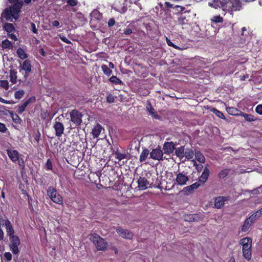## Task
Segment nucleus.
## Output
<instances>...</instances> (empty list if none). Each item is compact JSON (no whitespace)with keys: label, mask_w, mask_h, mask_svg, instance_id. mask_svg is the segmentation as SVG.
<instances>
[{"label":"nucleus","mask_w":262,"mask_h":262,"mask_svg":"<svg viewBox=\"0 0 262 262\" xmlns=\"http://www.w3.org/2000/svg\"><path fill=\"white\" fill-rule=\"evenodd\" d=\"M226 111L229 114L235 116L238 115L239 110L234 107H226Z\"/></svg>","instance_id":"nucleus-33"},{"label":"nucleus","mask_w":262,"mask_h":262,"mask_svg":"<svg viewBox=\"0 0 262 262\" xmlns=\"http://www.w3.org/2000/svg\"><path fill=\"white\" fill-rule=\"evenodd\" d=\"M4 30L8 33H12L15 31V28L12 24L6 23L4 25Z\"/></svg>","instance_id":"nucleus-26"},{"label":"nucleus","mask_w":262,"mask_h":262,"mask_svg":"<svg viewBox=\"0 0 262 262\" xmlns=\"http://www.w3.org/2000/svg\"><path fill=\"white\" fill-rule=\"evenodd\" d=\"M115 157L118 160V161H121L125 158H126L127 155L124 152V153H121V152H120L119 151H116L115 152Z\"/></svg>","instance_id":"nucleus-39"},{"label":"nucleus","mask_w":262,"mask_h":262,"mask_svg":"<svg viewBox=\"0 0 262 262\" xmlns=\"http://www.w3.org/2000/svg\"><path fill=\"white\" fill-rule=\"evenodd\" d=\"M25 107H24V106H23V104H21V105L19 106L17 110V112L19 114H21L24 112V111L25 110Z\"/></svg>","instance_id":"nucleus-57"},{"label":"nucleus","mask_w":262,"mask_h":262,"mask_svg":"<svg viewBox=\"0 0 262 262\" xmlns=\"http://www.w3.org/2000/svg\"><path fill=\"white\" fill-rule=\"evenodd\" d=\"M215 8H221L224 11L240 10L242 3L240 0H213L211 4Z\"/></svg>","instance_id":"nucleus-1"},{"label":"nucleus","mask_w":262,"mask_h":262,"mask_svg":"<svg viewBox=\"0 0 262 262\" xmlns=\"http://www.w3.org/2000/svg\"><path fill=\"white\" fill-rule=\"evenodd\" d=\"M41 134L39 131V130H37L36 132H35L34 134V140L36 141L37 143H39L40 140Z\"/></svg>","instance_id":"nucleus-48"},{"label":"nucleus","mask_w":262,"mask_h":262,"mask_svg":"<svg viewBox=\"0 0 262 262\" xmlns=\"http://www.w3.org/2000/svg\"><path fill=\"white\" fill-rule=\"evenodd\" d=\"M16 73L13 71H11L10 72V81L13 83H16Z\"/></svg>","instance_id":"nucleus-46"},{"label":"nucleus","mask_w":262,"mask_h":262,"mask_svg":"<svg viewBox=\"0 0 262 262\" xmlns=\"http://www.w3.org/2000/svg\"><path fill=\"white\" fill-rule=\"evenodd\" d=\"M4 256L7 260H10L12 258V255L10 252H6L4 254Z\"/></svg>","instance_id":"nucleus-62"},{"label":"nucleus","mask_w":262,"mask_h":262,"mask_svg":"<svg viewBox=\"0 0 262 262\" xmlns=\"http://www.w3.org/2000/svg\"><path fill=\"white\" fill-rule=\"evenodd\" d=\"M53 127L55 130V136L58 138L61 137L64 131V126L59 117L54 119Z\"/></svg>","instance_id":"nucleus-4"},{"label":"nucleus","mask_w":262,"mask_h":262,"mask_svg":"<svg viewBox=\"0 0 262 262\" xmlns=\"http://www.w3.org/2000/svg\"><path fill=\"white\" fill-rule=\"evenodd\" d=\"M67 4L71 6H75L78 4L77 0H68L67 2Z\"/></svg>","instance_id":"nucleus-53"},{"label":"nucleus","mask_w":262,"mask_h":262,"mask_svg":"<svg viewBox=\"0 0 262 262\" xmlns=\"http://www.w3.org/2000/svg\"><path fill=\"white\" fill-rule=\"evenodd\" d=\"M146 110L149 113V114L152 117V118L158 120L160 119V116L158 114L157 112L152 106V105L150 102H148L147 103L146 106Z\"/></svg>","instance_id":"nucleus-18"},{"label":"nucleus","mask_w":262,"mask_h":262,"mask_svg":"<svg viewBox=\"0 0 262 262\" xmlns=\"http://www.w3.org/2000/svg\"><path fill=\"white\" fill-rule=\"evenodd\" d=\"M209 173V169L208 168L207 166H205L202 175L199 178V182H200L202 184H204L208 179Z\"/></svg>","instance_id":"nucleus-19"},{"label":"nucleus","mask_w":262,"mask_h":262,"mask_svg":"<svg viewBox=\"0 0 262 262\" xmlns=\"http://www.w3.org/2000/svg\"><path fill=\"white\" fill-rule=\"evenodd\" d=\"M31 31L34 33L37 34V29L36 28L35 24L34 23H31Z\"/></svg>","instance_id":"nucleus-58"},{"label":"nucleus","mask_w":262,"mask_h":262,"mask_svg":"<svg viewBox=\"0 0 262 262\" xmlns=\"http://www.w3.org/2000/svg\"><path fill=\"white\" fill-rule=\"evenodd\" d=\"M212 112L216 116H217L218 117H219L220 118H221V119H225V116L223 114V113L217 110V109L215 108H213L212 110Z\"/></svg>","instance_id":"nucleus-41"},{"label":"nucleus","mask_w":262,"mask_h":262,"mask_svg":"<svg viewBox=\"0 0 262 262\" xmlns=\"http://www.w3.org/2000/svg\"><path fill=\"white\" fill-rule=\"evenodd\" d=\"M174 4H171L168 2H165V6L168 8H173Z\"/></svg>","instance_id":"nucleus-63"},{"label":"nucleus","mask_w":262,"mask_h":262,"mask_svg":"<svg viewBox=\"0 0 262 262\" xmlns=\"http://www.w3.org/2000/svg\"><path fill=\"white\" fill-rule=\"evenodd\" d=\"M89 239L93 243L98 250L103 251L105 249L107 243L98 234H91L89 235Z\"/></svg>","instance_id":"nucleus-2"},{"label":"nucleus","mask_w":262,"mask_h":262,"mask_svg":"<svg viewBox=\"0 0 262 262\" xmlns=\"http://www.w3.org/2000/svg\"><path fill=\"white\" fill-rule=\"evenodd\" d=\"M175 145L172 142H166L163 145V150L164 154L170 155L175 150Z\"/></svg>","instance_id":"nucleus-11"},{"label":"nucleus","mask_w":262,"mask_h":262,"mask_svg":"<svg viewBox=\"0 0 262 262\" xmlns=\"http://www.w3.org/2000/svg\"><path fill=\"white\" fill-rule=\"evenodd\" d=\"M243 256L247 260H250L252 257V250L251 248L245 249L242 251Z\"/></svg>","instance_id":"nucleus-27"},{"label":"nucleus","mask_w":262,"mask_h":262,"mask_svg":"<svg viewBox=\"0 0 262 262\" xmlns=\"http://www.w3.org/2000/svg\"><path fill=\"white\" fill-rule=\"evenodd\" d=\"M201 185H203V184H202L200 182H199V180L198 182H196L188 186H187L186 188L188 191H192L194 189H197Z\"/></svg>","instance_id":"nucleus-34"},{"label":"nucleus","mask_w":262,"mask_h":262,"mask_svg":"<svg viewBox=\"0 0 262 262\" xmlns=\"http://www.w3.org/2000/svg\"><path fill=\"white\" fill-rule=\"evenodd\" d=\"M8 37L9 38H10L11 39L14 40L15 41L17 40V38L16 36L13 33H10V34L9 33Z\"/></svg>","instance_id":"nucleus-64"},{"label":"nucleus","mask_w":262,"mask_h":262,"mask_svg":"<svg viewBox=\"0 0 262 262\" xmlns=\"http://www.w3.org/2000/svg\"><path fill=\"white\" fill-rule=\"evenodd\" d=\"M239 244L242 246V251L252 248V239L250 237H245L240 239Z\"/></svg>","instance_id":"nucleus-12"},{"label":"nucleus","mask_w":262,"mask_h":262,"mask_svg":"<svg viewBox=\"0 0 262 262\" xmlns=\"http://www.w3.org/2000/svg\"><path fill=\"white\" fill-rule=\"evenodd\" d=\"M17 161L19 167H20L21 169L22 170H24L25 169V164L24 159L23 158H19V160Z\"/></svg>","instance_id":"nucleus-50"},{"label":"nucleus","mask_w":262,"mask_h":262,"mask_svg":"<svg viewBox=\"0 0 262 262\" xmlns=\"http://www.w3.org/2000/svg\"><path fill=\"white\" fill-rule=\"evenodd\" d=\"M13 5L10 7V9L11 10L15 16H17L18 14L20 12V9L23 5V2H19L17 3H13Z\"/></svg>","instance_id":"nucleus-16"},{"label":"nucleus","mask_w":262,"mask_h":262,"mask_svg":"<svg viewBox=\"0 0 262 262\" xmlns=\"http://www.w3.org/2000/svg\"><path fill=\"white\" fill-rule=\"evenodd\" d=\"M16 53L18 57L22 59H25L28 57L27 54L25 53L24 50L21 48H19L17 50Z\"/></svg>","instance_id":"nucleus-31"},{"label":"nucleus","mask_w":262,"mask_h":262,"mask_svg":"<svg viewBox=\"0 0 262 262\" xmlns=\"http://www.w3.org/2000/svg\"><path fill=\"white\" fill-rule=\"evenodd\" d=\"M2 17L3 18H5L6 20H9L12 17H13L14 19H16L18 17V16H15V15L12 13L10 9L6 8L2 12Z\"/></svg>","instance_id":"nucleus-15"},{"label":"nucleus","mask_w":262,"mask_h":262,"mask_svg":"<svg viewBox=\"0 0 262 262\" xmlns=\"http://www.w3.org/2000/svg\"><path fill=\"white\" fill-rule=\"evenodd\" d=\"M71 121L75 125V127L79 126L82 123L83 115L77 110H73L70 112Z\"/></svg>","instance_id":"nucleus-5"},{"label":"nucleus","mask_w":262,"mask_h":262,"mask_svg":"<svg viewBox=\"0 0 262 262\" xmlns=\"http://www.w3.org/2000/svg\"><path fill=\"white\" fill-rule=\"evenodd\" d=\"M3 225L5 226L6 232L9 236H12L14 231L10 222L8 220H5Z\"/></svg>","instance_id":"nucleus-20"},{"label":"nucleus","mask_w":262,"mask_h":262,"mask_svg":"<svg viewBox=\"0 0 262 262\" xmlns=\"http://www.w3.org/2000/svg\"><path fill=\"white\" fill-rule=\"evenodd\" d=\"M195 157L196 160L200 163H204L205 162V158L204 155L200 151H196L195 154Z\"/></svg>","instance_id":"nucleus-28"},{"label":"nucleus","mask_w":262,"mask_h":262,"mask_svg":"<svg viewBox=\"0 0 262 262\" xmlns=\"http://www.w3.org/2000/svg\"><path fill=\"white\" fill-rule=\"evenodd\" d=\"M106 101L110 103L114 102L115 99L114 96L111 94L107 95L106 96Z\"/></svg>","instance_id":"nucleus-52"},{"label":"nucleus","mask_w":262,"mask_h":262,"mask_svg":"<svg viewBox=\"0 0 262 262\" xmlns=\"http://www.w3.org/2000/svg\"><path fill=\"white\" fill-rule=\"evenodd\" d=\"M260 217L259 214H252L248 219H247V220H250V222L253 223L254 221H255L256 219L259 218Z\"/></svg>","instance_id":"nucleus-47"},{"label":"nucleus","mask_w":262,"mask_h":262,"mask_svg":"<svg viewBox=\"0 0 262 262\" xmlns=\"http://www.w3.org/2000/svg\"><path fill=\"white\" fill-rule=\"evenodd\" d=\"M1 86L7 90L9 88L8 82L7 80H2L1 81Z\"/></svg>","instance_id":"nucleus-54"},{"label":"nucleus","mask_w":262,"mask_h":262,"mask_svg":"<svg viewBox=\"0 0 262 262\" xmlns=\"http://www.w3.org/2000/svg\"><path fill=\"white\" fill-rule=\"evenodd\" d=\"M5 125L4 123L0 122V132L2 133H5L7 130Z\"/></svg>","instance_id":"nucleus-60"},{"label":"nucleus","mask_w":262,"mask_h":262,"mask_svg":"<svg viewBox=\"0 0 262 262\" xmlns=\"http://www.w3.org/2000/svg\"><path fill=\"white\" fill-rule=\"evenodd\" d=\"M115 24V20L114 18H110L108 21V27H113Z\"/></svg>","instance_id":"nucleus-59"},{"label":"nucleus","mask_w":262,"mask_h":262,"mask_svg":"<svg viewBox=\"0 0 262 262\" xmlns=\"http://www.w3.org/2000/svg\"><path fill=\"white\" fill-rule=\"evenodd\" d=\"M198 214H185L184 216V220L187 222H193L197 221Z\"/></svg>","instance_id":"nucleus-24"},{"label":"nucleus","mask_w":262,"mask_h":262,"mask_svg":"<svg viewBox=\"0 0 262 262\" xmlns=\"http://www.w3.org/2000/svg\"><path fill=\"white\" fill-rule=\"evenodd\" d=\"M101 69L103 73L108 76L112 74V71L110 69V68H108V66L105 64H102L101 66Z\"/></svg>","instance_id":"nucleus-36"},{"label":"nucleus","mask_w":262,"mask_h":262,"mask_svg":"<svg viewBox=\"0 0 262 262\" xmlns=\"http://www.w3.org/2000/svg\"><path fill=\"white\" fill-rule=\"evenodd\" d=\"M188 180V177L183 173H179L177 175L176 181L177 183L180 185H185Z\"/></svg>","instance_id":"nucleus-17"},{"label":"nucleus","mask_w":262,"mask_h":262,"mask_svg":"<svg viewBox=\"0 0 262 262\" xmlns=\"http://www.w3.org/2000/svg\"><path fill=\"white\" fill-rule=\"evenodd\" d=\"M166 42L167 43V45L169 46H170V47H173V48L176 49H177V50H182L183 49H184V48H181L180 47H178V46L177 45H175L174 43H173L170 39H169L168 38L166 37Z\"/></svg>","instance_id":"nucleus-43"},{"label":"nucleus","mask_w":262,"mask_h":262,"mask_svg":"<svg viewBox=\"0 0 262 262\" xmlns=\"http://www.w3.org/2000/svg\"><path fill=\"white\" fill-rule=\"evenodd\" d=\"M36 101V98L34 96L31 97L30 98H29L28 100L25 101L22 104L25 108L28 106V105L30 103H33L35 102Z\"/></svg>","instance_id":"nucleus-40"},{"label":"nucleus","mask_w":262,"mask_h":262,"mask_svg":"<svg viewBox=\"0 0 262 262\" xmlns=\"http://www.w3.org/2000/svg\"><path fill=\"white\" fill-rule=\"evenodd\" d=\"M194 155V152L192 149H187L185 152L184 157H185L188 160H190L193 157Z\"/></svg>","instance_id":"nucleus-38"},{"label":"nucleus","mask_w":262,"mask_h":262,"mask_svg":"<svg viewBox=\"0 0 262 262\" xmlns=\"http://www.w3.org/2000/svg\"><path fill=\"white\" fill-rule=\"evenodd\" d=\"M262 192V188L261 187H257L251 190V193L254 195L260 194Z\"/></svg>","instance_id":"nucleus-51"},{"label":"nucleus","mask_w":262,"mask_h":262,"mask_svg":"<svg viewBox=\"0 0 262 262\" xmlns=\"http://www.w3.org/2000/svg\"><path fill=\"white\" fill-rule=\"evenodd\" d=\"M53 168L52 163L50 159H48L45 165V169L47 170H52Z\"/></svg>","instance_id":"nucleus-45"},{"label":"nucleus","mask_w":262,"mask_h":262,"mask_svg":"<svg viewBox=\"0 0 262 262\" xmlns=\"http://www.w3.org/2000/svg\"><path fill=\"white\" fill-rule=\"evenodd\" d=\"M173 9H176V13H179L182 12L184 10V8L181 6L174 5L173 7Z\"/></svg>","instance_id":"nucleus-55"},{"label":"nucleus","mask_w":262,"mask_h":262,"mask_svg":"<svg viewBox=\"0 0 262 262\" xmlns=\"http://www.w3.org/2000/svg\"><path fill=\"white\" fill-rule=\"evenodd\" d=\"M250 220L246 219V220L245 221L244 225H243L242 227V231L243 232L247 231L251 225H252V223L250 222Z\"/></svg>","instance_id":"nucleus-37"},{"label":"nucleus","mask_w":262,"mask_h":262,"mask_svg":"<svg viewBox=\"0 0 262 262\" xmlns=\"http://www.w3.org/2000/svg\"><path fill=\"white\" fill-rule=\"evenodd\" d=\"M13 121L16 124H20L21 120L16 114H14L13 112H9Z\"/></svg>","instance_id":"nucleus-32"},{"label":"nucleus","mask_w":262,"mask_h":262,"mask_svg":"<svg viewBox=\"0 0 262 262\" xmlns=\"http://www.w3.org/2000/svg\"><path fill=\"white\" fill-rule=\"evenodd\" d=\"M239 115L243 117L248 122H252L255 121L256 118L254 117V116L251 114H248L242 112L241 111H239Z\"/></svg>","instance_id":"nucleus-22"},{"label":"nucleus","mask_w":262,"mask_h":262,"mask_svg":"<svg viewBox=\"0 0 262 262\" xmlns=\"http://www.w3.org/2000/svg\"><path fill=\"white\" fill-rule=\"evenodd\" d=\"M230 196H217L214 199V206L215 208H221L225 204L226 201H228L230 199Z\"/></svg>","instance_id":"nucleus-8"},{"label":"nucleus","mask_w":262,"mask_h":262,"mask_svg":"<svg viewBox=\"0 0 262 262\" xmlns=\"http://www.w3.org/2000/svg\"><path fill=\"white\" fill-rule=\"evenodd\" d=\"M255 112L259 115H262V104H258L255 108Z\"/></svg>","instance_id":"nucleus-56"},{"label":"nucleus","mask_w":262,"mask_h":262,"mask_svg":"<svg viewBox=\"0 0 262 262\" xmlns=\"http://www.w3.org/2000/svg\"><path fill=\"white\" fill-rule=\"evenodd\" d=\"M109 81L116 85L123 84V82L120 79H119L117 76L114 75L110 77Z\"/></svg>","instance_id":"nucleus-35"},{"label":"nucleus","mask_w":262,"mask_h":262,"mask_svg":"<svg viewBox=\"0 0 262 262\" xmlns=\"http://www.w3.org/2000/svg\"><path fill=\"white\" fill-rule=\"evenodd\" d=\"M47 195L51 200L54 203L61 204L63 202V199L56 188L53 187H49L47 190Z\"/></svg>","instance_id":"nucleus-3"},{"label":"nucleus","mask_w":262,"mask_h":262,"mask_svg":"<svg viewBox=\"0 0 262 262\" xmlns=\"http://www.w3.org/2000/svg\"><path fill=\"white\" fill-rule=\"evenodd\" d=\"M175 154L176 155L180 158H182L185 156V148L184 146H181L178 148H175Z\"/></svg>","instance_id":"nucleus-23"},{"label":"nucleus","mask_w":262,"mask_h":262,"mask_svg":"<svg viewBox=\"0 0 262 262\" xmlns=\"http://www.w3.org/2000/svg\"><path fill=\"white\" fill-rule=\"evenodd\" d=\"M138 187L140 190H145L149 184L148 181L145 177H140L138 181Z\"/></svg>","instance_id":"nucleus-14"},{"label":"nucleus","mask_w":262,"mask_h":262,"mask_svg":"<svg viewBox=\"0 0 262 262\" xmlns=\"http://www.w3.org/2000/svg\"><path fill=\"white\" fill-rule=\"evenodd\" d=\"M230 169L228 168H225L221 170L218 173V177L220 179H223L226 178L227 175L229 173Z\"/></svg>","instance_id":"nucleus-30"},{"label":"nucleus","mask_w":262,"mask_h":262,"mask_svg":"<svg viewBox=\"0 0 262 262\" xmlns=\"http://www.w3.org/2000/svg\"><path fill=\"white\" fill-rule=\"evenodd\" d=\"M2 47L3 49H12L13 45L12 42L7 39L2 41Z\"/></svg>","instance_id":"nucleus-29"},{"label":"nucleus","mask_w":262,"mask_h":262,"mask_svg":"<svg viewBox=\"0 0 262 262\" xmlns=\"http://www.w3.org/2000/svg\"><path fill=\"white\" fill-rule=\"evenodd\" d=\"M163 152L160 147H157L152 150L150 152V158L153 160L162 161L163 159Z\"/></svg>","instance_id":"nucleus-6"},{"label":"nucleus","mask_w":262,"mask_h":262,"mask_svg":"<svg viewBox=\"0 0 262 262\" xmlns=\"http://www.w3.org/2000/svg\"><path fill=\"white\" fill-rule=\"evenodd\" d=\"M211 20L215 23H222L223 18L220 15H215L211 18Z\"/></svg>","instance_id":"nucleus-44"},{"label":"nucleus","mask_w":262,"mask_h":262,"mask_svg":"<svg viewBox=\"0 0 262 262\" xmlns=\"http://www.w3.org/2000/svg\"><path fill=\"white\" fill-rule=\"evenodd\" d=\"M149 154L150 155L149 151L147 148H144L141 153L139 157V160L141 162H144L147 158Z\"/></svg>","instance_id":"nucleus-25"},{"label":"nucleus","mask_w":262,"mask_h":262,"mask_svg":"<svg viewBox=\"0 0 262 262\" xmlns=\"http://www.w3.org/2000/svg\"><path fill=\"white\" fill-rule=\"evenodd\" d=\"M32 66L29 59H26L21 66V70L25 71L24 79L26 80L29 76V74L31 71Z\"/></svg>","instance_id":"nucleus-9"},{"label":"nucleus","mask_w":262,"mask_h":262,"mask_svg":"<svg viewBox=\"0 0 262 262\" xmlns=\"http://www.w3.org/2000/svg\"><path fill=\"white\" fill-rule=\"evenodd\" d=\"M7 153L12 162H16L19 160V154L17 150L7 149Z\"/></svg>","instance_id":"nucleus-13"},{"label":"nucleus","mask_w":262,"mask_h":262,"mask_svg":"<svg viewBox=\"0 0 262 262\" xmlns=\"http://www.w3.org/2000/svg\"><path fill=\"white\" fill-rule=\"evenodd\" d=\"M133 32V27L132 26H128L124 30L123 33L125 35H129Z\"/></svg>","instance_id":"nucleus-49"},{"label":"nucleus","mask_w":262,"mask_h":262,"mask_svg":"<svg viewBox=\"0 0 262 262\" xmlns=\"http://www.w3.org/2000/svg\"><path fill=\"white\" fill-rule=\"evenodd\" d=\"M24 94L25 92L23 90L17 91L14 93L15 98L19 99L23 97V96L24 95Z\"/></svg>","instance_id":"nucleus-42"},{"label":"nucleus","mask_w":262,"mask_h":262,"mask_svg":"<svg viewBox=\"0 0 262 262\" xmlns=\"http://www.w3.org/2000/svg\"><path fill=\"white\" fill-rule=\"evenodd\" d=\"M102 127V126L97 123L93 128L92 130V135L94 138H98L101 132Z\"/></svg>","instance_id":"nucleus-21"},{"label":"nucleus","mask_w":262,"mask_h":262,"mask_svg":"<svg viewBox=\"0 0 262 262\" xmlns=\"http://www.w3.org/2000/svg\"><path fill=\"white\" fill-rule=\"evenodd\" d=\"M116 232L119 236L123 238L132 239L133 237V234L132 232L121 227H118L116 229Z\"/></svg>","instance_id":"nucleus-10"},{"label":"nucleus","mask_w":262,"mask_h":262,"mask_svg":"<svg viewBox=\"0 0 262 262\" xmlns=\"http://www.w3.org/2000/svg\"><path fill=\"white\" fill-rule=\"evenodd\" d=\"M11 237V249L13 253L17 254L18 252V246L19 245V239L16 236H14V234Z\"/></svg>","instance_id":"nucleus-7"},{"label":"nucleus","mask_w":262,"mask_h":262,"mask_svg":"<svg viewBox=\"0 0 262 262\" xmlns=\"http://www.w3.org/2000/svg\"><path fill=\"white\" fill-rule=\"evenodd\" d=\"M60 38L62 41L67 43H71V41L65 36H60Z\"/></svg>","instance_id":"nucleus-61"}]
</instances>
